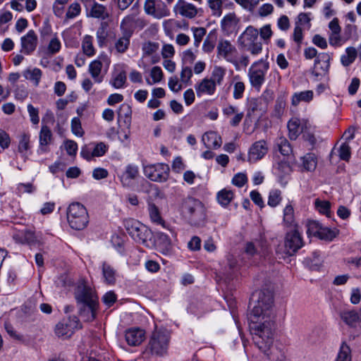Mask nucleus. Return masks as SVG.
Returning a JSON list of instances; mask_svg holds the SVG:
<instances>
[{"label":"nucleus","mask_w":361,"mask_h":361,"mask_svg":"<svg viewBox=\"0 0 361 361\" xmlns=\"http://www.w3.org/2000/svg\"><path fill=\"white\" fill-rule=\"evenodd\" d=\"M357 51L355 47H348L345 49V54L341 57V62L343 66H348L356 59Z\"/></svg>","instance_id":"44"},{"label":"nucleus","mask_w":361,"mask_h":361,"mask_svg":"<svg viewBox=\"0 0 361 361\" xmlns=\"http://www.w3.org/2000/svg\"><path fill=\"white\" fill-rule=\"evenodd\" d=\"M284 242L286 243L289 252H293L294 255L303 245L302 237L297 230L288 233Z\"/></svg>","instance_id":"26"},{"label":"nucleus","mask_w":361,"mask_h":361,"mask_svg":"<svg viewBox=\"0 0 361 361\" xmlns=\"http://www.w3.org/2000/svg\"><path fill=\"white\" fill-rule=\"evenodd\" d=\"M216 57L233 65L236 70L247 67L250 63L247 55H240L235 44L226 39H221L216 45Z\"/></svg>","instance_id":"2"},{"label":"nucleus","mask_w":361,"mask_h":361,"mask_svg":"<svg viewBox=\"0 0 361 361\" xmlns=\"http://www.w3.org/2000/svg\"><path fill=\"white\" fill-rule=\"evenodd\" d=\"M187 167L185 161L180 156L173 158L171 162V169L176 173H182Z\"/></svg>","instance_id":"59"},{"label":"nucleus","mask_w":361,"mask_h":361,"mask_svg":"<svg viewBox=\"0 0 361 361\" xmlns=\"http://www.w3.org/2000/svg\"><path fill=\"white\" fill-rule=\"evenodd\" d=\"M81 13L80 4L78 2H73L68 7L66 13V18L73 19L78 17Z\"/></svg>","instance_id":"62"},{"label":"nucleus","mask_w":361,"mask_h":361,"mask_svg":"<svg viewBox=\"0 0 361 361\" xmlns=\"http://www.w3.org/2000/svg\"><path fill=\"white\" fill-rule=\"evenodd\" d=\"M122 34V36L116 39L114 42V49L118 54L125 53L130 46V34L128 32Z\"/></svg>","instance_id":"40"},{"label":"nucleus","mask_w":361,"mask_h":361,"mask_svg":"<svg viewBox=\"0 0 361 361\" xmlns=\"http://www.w3.org/2000/svg\"><path fill=\"white\" fill-rule=\"evenodd\" d=\"M61 49V42L57 35V33H54L49 42L47 46V51L51 54H55Z\"/></svg>","instance_id":"51"},{"label":"nucleus","mask_w":361,"mask_h":361,"mask_svg":"<svg viewBox=\"0 0 361 361\" xmlns=\"http://www.w3.org/2000/svg\"><path fill=\"white\" fill-rule=\"evenodd\" d=\"M314 208L321 214H324L327 217L331 216V203L326 200L316 199L314 200Z\"/></svg>","instance_id":"46"},{"label":"nucleus","mask_w":361,"mask_h":361,"mask_svg":"<svg viewBox=\"0 0 361 361\" xmlns=\"http://www.w3.org/2000/svg\"><path fill=\"white\" fill-rule=\"evenodd\" d=\"M144 9L147 14L160 19L170 15V11L162 0H145Z\"/></svg>","instance_id":"11"},{"label":"nucleus","mask_w":361,"mask_h":361,"mask_svg":"<svg viewBox=\"0 0 361 361\" xmlns=\"http://www.w3.org/2000/svg\"><path fill=\"white\" fill-rule=\"evenodd\" d=\"M134 20L135 18L133 16H127L123 18L120 25L122 33L126 34L128 32L132 35Z\"/></svg>","instance_id":"55"},{"label":"nucleus","mask_w":361,"mask_h":361,"mask_svg":"<svg viewBox=\"0 0 361 361\" xmlns=\"http://www.w3.org/2000/svg\"><path fill=\"white\" fill-rule=\"evenodd\" d=\"M13 238L17 243L20 244L32 245L43 243V239L41 235L36 234L31 228L16 231L13 235Z\"/></svg>","instance_id":"15"},{"label":"nucleus","mask_w":361,"mask_h":361,"mask_svg":"<svg viewBox=\"0 0 361 361\" xmlns=\"http://www.w3.org/2000/svg\"><path fill=\"white\" fill-rule=\"evenodd\" d=\"M215 45L216 37L210 32L203 42L202 50L205 54H210L214 51Z\"/></svg>","instance_id":"50"},{"label":"nucleus","mask_w":361,"mask_h":361,"mask_svg":"<svg viewBox=\"0 0 361 361\" xmlns=\"http://www.w3.org/2000/svg\"><path fill=\"white\" fill-rule=\"evenodd\" d=\"M170 168L168 164L157 163L144 166L145 175L152 181L165 182L169 176Z\"/></svg>","instance_id":"9"},{"label":"nucleus","mask_w":361,"mask_h":361,"mask_svg":"<svg viewBox=\"0 0 361 361\" xmlns=\"http://www.w3.org/2000/svg\"><path fill=\"white\" fill-rule=\"evenodd\" d=\"M340 315L341 319L349 326L356 327L357 324L360 326V312L345 310L341 312Z\"/></svg>","instance_id":"33"},{"label":"nucleus","mask_w":361,"mask_h":361,"mask_svg":"<svg viewBox=\"0 0 361 361\" xmlns=\"http://www.w3.org/2000/svg\"><path fill=\"white\" fill-rule=\"evenodd\" d=\"M52 133L51 130L46 126H42L39 133V146L38 148V153L43 154L47 152L49 150L48 146L51 142Z\"/></svg>","instance_id":"27"},{"label":"nucleus","mask_w":361,"mask_h":361,"mask_svg":"<svg viewBox=\"0 0 361 361\" xmlns=\"http://www.w3.org/2000/svg\"><path fill=\"white\" fill-rule=\"evenodd\" d=\"M255 297L257 300L248 317L250 332L255 345L269 359H271L275 332L274 315L271 310L273 293L264 289L253 294L252 300Z\"/></svg>","instance_id":"1"},{"label":"nucleus","mask_w":361,"mask_h":361,"mask_svg":"<svg viewBox=\"0 0 361 361\" xmlns=\"http://www.w3.org/2000/svg\"><path fill=\"white\" fill-rule=\"evenodd\" d=\"M317 133L315 126H312L308 121H304L302 127V134L305 140L309 142L312 145H315L317 141Z\"/></svg>","instance_id":"31"},{"label":"nucleus","mask_w":361,"mask_h":361,"mask_svg":"<svg viewBox=\"0 0 361 361\" xmlns=\"http://www.w3.org/2000/svg\"><path fill=\"white\" fill-rule=\"evenodd\" d=\"M244 252L249 257L255 255L265 256L269 252L267 242L265 238H256L245 244Z\"/></svg>","instance_id":"13"},{"label":"nucleus","mask_w":361,"mask_h":361,"mask_svg":"<svg viewBox=\"0 0 361 361\" xmlns=\"http://www.w3.org/2000/svg\"><path fill=\"white\" fill-rule=\"evenodd\" d=\"M268 152V147L264 140L255 142L248 152V161L255 163L262 159Z\"/></svg>","instance_id":"20"},{"label":"nucleus","mask_w":361,"mask_h":361,"mask_svg":"<svg viewBox=\"0 0 361 361\" xmlns=\"http://www.w3.org/2000/svg\"><path fill=\"white\" fill-rule=\"evenodd\" d=\"M67 219L69 224L87 226L89 221L86 208L79 202L71 203L68 207Z\"/></svg>","instance_id":"8"},{"label":"nucleus","mask_w":361,"mask_h":361,"mask_svg":"<svg viewBox=\"0 0 361 361\" xmlns=\"http://www.w3.org/2000/svg\"><path fill=\"white\" fill-rule=\"evenodd\" d=\"M311 13H300L297 17L295 25H300L304 29H310L311 27Z\"/></svg>","instance_id":"56"},{"label":"nucleus","mask_w":361,"mask_h":361,"mask_svg":"<svg viewBox=\"0 0 361 361\" xmlns=\"http://www.w3.org/2000/svg\"><path fill=\"white\" fill-rule=\"evenodd\" d=\"M202 208L203 207L201 202L192 197L186 198L182 204L183 211L190 214H193L197 212L202 211Z\"/></svg>","instance_id":"36"},{"label":"nucleus","mask_w":361,"mask_h":361,"mask_svg":"<svg viewBox=\"0 0 361 361\" xmlns=\"http://www.w3.org/2000/svg\"><path fill=\"white\" fill-rule=\"evenodd\" d=\"M202 142L209 149H218L222 144L221 137L214 131L205 133L202 137Z\"/></svg>","instance_id":"28"},{"label":"nucleus","mask_w":361,"mask_h":361,"mask_svg":"<svg viewBox=\"0 0 361 361\" xmlns=\"http://www.w3.org/2000/svg\"><path fill=\"white\" fill-rule=\"evenodd\" d=\"M314 98L312 90H305L295 92L291 98V103L293 106H298L300 103H310Z\"/></svg>","instance_id":"38"},{"label":"nucleus","mask_w":361,"mask_h":361,"mask_svg":"<svg viewBox=\"0 0 361 361\" xmlns=\"http://www.w3.org/2000/svg\"><path fill=\"white\" fill-rule=\"evenodd\" d=\"M126 66L124 63H116L114 66L109 85L114 89H123L126 87Z\"/></svg>","instance_id":"14"},{"label":"nucleus","mask_w":361,"mask_h":361,"mask_svg":"<svg viewBox=\"0 0 361 361\" xmlns=\"http://www.w3.org/2000/svg\"><path fill=\"white\" fill-rule=\"evenodd\" d=\"M75 298L80 306L99 303L96 292L87 286H78L75 292Z\"/></svg>","instance_id":"10"},{"label":"nucleus","mask_w":361,"mask_h":361,"mask_svg":"<svg viewBox=\"0 0 361 361\" xmlns=\"http://www.w3.org/2000/svg\"><path fill=\"white\" fill-rule=\"evenodd\" d=\"M259 31L252 25L247 26L238 38V44L246 49L252 56H257L262 51V44L257 41Z\"/></svg>","instance_id":"4"},{"label":"nucleus","mask_w":361,"mask_h":361,"mask_svg":"<svg viewBox=\"0 0 361 361\" xmlns=\"http://www.w3.org/2000/svg\"><path fill=\"white\" fill-rule=\"evenodd\" d=\"M168 86L171 91L176 93L180 92L185 85L176 75H173L169 78Z\"/></svg>","instance_id":"63"},{"label":"nucleus","mask_w":361,"mask_h":361,"mask_svg":"<svg viewBox=\"0 0 361 361\" xmlns=\"http://www.w3.org/2000/svg\"><path fill=\"white\" fill-rule=\"evenodd\" d=\"M190 30L193 35L194 47L195 48H198L200 45V43H201L203 37H204V35L207 33V30L205 28L202 27H192Z\"/></svg>","instance_id":"53"},{"label":"nucleus","mask_w":361,"mask_h":361,"mask_svg":"<svg viewBox=\"0 0 361 361\" xmlns=\"http://www.w3.org/2000/svg\"><path fill=\"white\" fill-rule=\"evenodd\" d=\"M132 109L129 104H122L118 110V115L120 118H124L126 123H130L131 119Z\"/></svg>","instance_id":"61"},{"label":"nucleus","mask_w":361,"mask_h":361,"mask_svg":"<svg viewBox=\"0 0 361 361\" xmlns=\"http://www.w3.org/2000/svg\"><path fill=\"white\" fill-rule=\"evenodd\" d=\"M111 64V59L105 52L100 53L90 62L88 71L96 83H101Z\"/></svg>","instance_id":"7"},{"label":"nucleus","mask_w":361,"mask_h":361,"mask_svg":"<svg viewBox=\"0 0 361 361\" xmlns=\"http://www.w3.org/2000/svg\"><path fill=\"white\" fill-rule=\"evenodd\" d=\"M317 166V157L315 154L309 152L300 157L297 166L300 171L312 172Z\"/></svg>","instance_id":"23"},{"label":"nucleus","mask_w":361,"mask_h":361,"mask_svg":"<svg viewBox=\"0 0 361 361\" xmlns=\"http://www.w3.org/2000/svg\"><path fill=\"white\" fill-rule=\"evenodd\" d=\"M90 16L93 18L104 19L107 16L105 6L94 3L90 10Z\"/></svg>","instance_id":"58"},{"label":"nucleus","mask_w":361,"mask_h":361,"mask_svg":"<svg viewBox=\"0 0 361 361\" xmlns=\"http://www.w3.org/2000/svg\"><path fill=\"white\" fill-rule=\"evenodd\" d=\"M82 49L83 53L88 57L93 56L96 50L93 46V37L90 35L84 36L82 42Z\"/></svg>","instance_id":"45"},{"label":"nucleus","mask_w":361,"mask_h":361,"mask_svg":"<svg viewBox=\"0 0 361 361\" xmlns=\"http://www.w3.org/2000/svg\"><path fill=\"white\" fill-rule=\"evenodd\" d=\"M273 173L278 178L279 182L285 185L292 173V168L286 161H280L273 167Z\"/></svg>","instance_id":"22"},{"label":"nucleus","mask_w":361,"mask_h":361,"mask_svg":"<svg viewBox=\"0 0 361 361\" xmlns=\"http://www.w3.org/2000/svg\"><path fill=\"white\" fill-rule=\"evenodd\" d=\"M30 149V136L23 134L20 136L18 144V152L23 157H27L29 154Z\"/></svg>","instance_id":"49"},{"label":"nucleus","mask_w":361,"mask_h":361,"mask_svg":"<svg viewBox=\"0 0 361 361\" xmlns=\"http://www.w3.org/2000/svg\"><path fill=\"white\" fill-rule=\"evenodd\" d=\"M79 320L76 317L63 319L55 327V333L59 337L70 338L78 328Z\"/></svg>","instance_id":"12"},{"label":"nucleus","mask_w":361,"mask_h":361,"mask_svg":"<svg viewBox=\"0 0 361 361\" xmlns=\"http://www.w3.org/2000/svg\"><path fill=\"white\" fill-rule=\"evenodd\" d=\"M245 90L244 82L241 80L240 75H236L233 77V97L235 99L243 98Z\"/></svg>","instance_id":"43"},{"label":"nucleus","mask_w":361,"mask_h":361,"mask_svg":"<svg viewBox=\"0 0 361 361\" xmlns=\"http://www.w3.org/2000/svg\"><path fill=\"white\" fill-rule=\"evenodd\" d=\"M351 350L345 342H343L336 361H351Z\"/></svg>","instance_id":"57"},{"label":"nucleus","mask_w":361,"mask_h":361,"mask_svg":"<svg viewBox=\"0 0 361 361\" xmlns=\"http://www.w3.org/2000/svg\"><path fill=\"white\" fill-rule=\"evenodd\" d=\"M181 61L183 66H190L192 64L197 58V51L192 49H187L180 54Z\"/></svg>","instance_id":"48"},{"label":"nucleus","mask_w":361,"mask_h":361,"mask_svg":"<svg viewBox=\"0 0 361 361\" xmlns=\"http://www.w3.org/2000/svg\"><path fill=\"white\" fill-rule=\"evenodd\" d=\"M125 336L128 345L135 346L143 341L145 332L139 329H129L126 331Z\"/></svg>","instance_id":"30"},{"label":"nucleus","mask_w":361,"mask_h":361,"mask_svg":"<svg viewBox=\"0 0 361 361\" xmlns=\"http://www.w3.org/2000/svg\"><path fill=\"white\" fill-rule=\"evenodd\" d=\"M269 69V63L267 59H260L255 61L247 73L249 82L252 87L259 90L265 82L266 75Z\"/></svg>","instance_id":"5"},{"label":"nucleus","mask_w":361,"mask_h":361,"mask_svg":"<svg viewBox=\"0 0 361 361\" xmlns=\"http://www.w3.org/2000/svg\"><path fill=\"white\" fill-rule=\"evenodd\" d=\"M194 89L198 97L212 96L216 92V86L209 78H204L195 84Z\"/></svg>","instance_id":"19"},{"label":"nucleus","mask_w":361,"mask_h":361,"mask_svg":"<svg viewBox=\"0 0 361 361\" xmlns=\"http://www.w3.org/2000/svg\"><path fill=\"white\" fill-rule=\"evenodd\" d=\"M331 57L327 53H320L314 61V69L319 71V73L328 71L330 63Z\"/></svg>","instance_id":"35"},{"label":"nucleus","mask_w":361,"mask_h":361,"mask_svg":"<svg viewBox=\"0 0 361 361\" xmlns=\"http://www.w3.org/2000/svg\"><path fill=\"white\" fill-rule=\"evenodd\" d=\"M222 0H207L212 16L220 17L222 15Z\"/></svg>","instance_id":"60"},{"label":"nucleus","mask_w":361,"mask_h":361,"mask_svg":"<svg viewBox=\"0 0 361 361\" xmlns=\"http://www.w3.org/2000/svg\"><path fill=\"white\" fill-rule=\"evenodd\" d=\"M276 146L277 149L283 156H288L292 152V147L290 143L283 137H279L276 140Z\"/></svg>","instance_id":"47"},{"label":"nucleus","mask_w":361,"mask_h":361,"mask_svg":"<svg viewBox=\"0 0 361 361\" xmlns=\"http://www.w3.org/2000/svg\"><path fill=\"white\" fill-rule=\"evenodd\" d=\"M138 175L139 168L133 164H128L123 169L117 172V176L124 188H130Z\"/></svg>","instance_id":"16"},{"label":"nucleus","mask_w":361,"mask_h":361,"mask_svg":"<svg viewBox=\"0 0 361 361\" xmlns=\"http://www.w3.org/2000/svg\"><path fill=\"white\" fill-rule=\"evenodd\" d=\"M234 192L228 188L221 190L216 195L217 201L223 207H226L234 199Z\"/></svg>","instance_id":"41"},{"label":"nucleus","mask_w":361,"mask_h":361,"mask_svg":"<svg viewBox=\"0 0 361 361\" xmlns=\"http://www.w3.org/2000/svg\"><path fill=\"white\" fill-rule=\"evenodd\" d=\"M305 120L302 121L298 118H292L288 123L289 137L291 140H295L299 134L302 133V127Z\"/></svg>","instance_id":"39"},{"label":"nucleus","mask_w":361,"mask_h":361,"mask_svg":"<svg viewBox=\"0 0 361 361\" xmlns=\"http://www.w3.org/2000/svg\"><path fill=\"white\" fill-rule=\"evenodd\" d=\"M128 233L133 240L139 243H145L151 240L152 233L149 227H126Z\"/></svg>","instance_id":"24"},{"label":"nucleus","mask_w":361,"mask_h":361,"mask_svg":"<svg viewBox=\"0 0 361 361\" xmlns=\"http://www.w3.org/2000/svg\"><path fill=\"white\" fill-rule=\"evenodd\" d=\"M159 49L158 42L152 41L144 42L142 44V56L137 61V66L146 71L150 65L159 63L160 61Z\"/></svg>","instance_id":"6"},{"label":"nucleus","mask_w":361,"mask_h":361,"mask_svg":"<svg viewBox=\"0 0 361 361\" xmlns=\"http://www.w3.org/2000/svg\"><path fill=\"white\" fill-rule=\"evenodd\" d=\"M227 69L224 66L215 65L211 72V77L209 78L216 86L221 85L224 81Z\"/></svg>","instance_id":"37"},{"label":"nucleus","mask_w":361,"mask_h":361,"mask_svg":"<svg viewBox=\"0 0 361 361\" xmlns=\"http://www.w3.org/2000/svg\"><path fill=\"white\" fill-rule=\"evenodd\" d=\"M99 307V303L93 304L92 305H85L80 306L79 314L80 316L85 322H92L95 319L97 312Z\"/></svg>","instance_id":"32"},{"label":"nucleus","mask_w":361,"mask_h":361,"mask_svg":"<svg viewBox=\"0 0 361 361\" xmlns=\"http://www.w3.org/2000/svg\"><path fill=\"white\" fill-rule=\"evenodd\" d=\"M102 272L104 283L107 285L113 286L116 282V270L106 262H104L102 264Z\"/></svg>","instance_id":"29"},{"label":"nucleus","mask_w":361,"mask_h":361,"mask_svg":"<svg viewBox=\"0 0 361 361\" xmlns=\"http://www.w3.org/2000/svg\"><path fill=\"white\" fill-rule=\"evenodd\" d=\"M126 235L124 234H114L111 237V243L116 248L118 252L123 253L124 251V243Z\"/></svg>","instance_id":"64"},{"label":"nucleus","mask_w":361,"mask_h":361,"mask_svg":"<svg viewBox=\"0 0 361 361\" xmlns=\"http://www.w3.org/2000/svg\"><path fill=\"white\" fill-rule=\"evenodd\" d=\"M281 192L280 190L272 189L270 190L267 202L269 206L276 207L281 203Z\"/></svg>","instance_id":"52"},{"label":"nucleus","mask_w":361,"mask_h":361,"mask_svg":"<svg viewBox=\"0 0 361 361\" xmlns=\"http://www.w3.org/2000/svg\"><path fill=\"white\" fill-rule=\"evenodd\" d=\"M170 341V335L169 332L164 330H154L145 353L151 355L163 356L167 353Z\"/></svg>","instance_id":"3"},{"label":"nucleus","mask_w":361,"mask_h":361,"mask_svg":"<svg viewBox=\"0 0 361 361\" xmlns=\"http://www.w3.org/2000/svg\"><path fill=\"white\" fill-rule=\"evenodd\" d=\"M173 12L176 15L192 19L197 15L198 10L194 4L185 0H178L173 6Z\"/></svg>","instance_id":"18"},{"label":"nucleus","mask_w":361,"mask_h":361,"mask_svg":"<svg viewBox=\"0 0 361 361\" xmlns=\"http://www.w3.org/2000/svg\"><path fill=\"white\" fill-rule=\"evenodd\" d=\"M42 72L38 68H30L23 71V76L35 86H38L42 78Z\"/></svg>","instance_id":"42"},{"label":"nucleus","mask_w":361,"mask_h":361,"mask_svg":"<svg viewBox=\"0 0 361 361\" xmlns=\"http://www.w3.org/2000/svg\"><path fill=\"white\" fill-rule=\"evenodd\" d=\"M262 98L252 97L248 99L247 102V114L250 115L256 111L262 110Z\"/></svg>","instance_id":"54"},{"label":"nucleus","mask_w":361,"mask_h":361,"mask_svg":"<svg viewBox=\"0 0 361 361\" xmlns=\"http://www.w3.org/2000/svg\"><path fill=\"white\" fill-rule=\"evenodd\" d=\"M240 23V20L236 14L234 12H230L221 20V29L226 35H230L238 31Z\"/></svg>","instance_id":"17"},{"label":"nucleus","mask_w":361,"mask_h":361,"mask_svg":"<svg viewBox=\"0 0 361 361\" xmlns=\"http://www.w3.org/2000/svg\"><path fill=\"white\" fill-rule=\"evenodd\" d=\"M164 79V72L160 66H153L149 71L148 76H146L147 85H153L160 83Z\"/></svg>","instance_id":"34"},{"label":"nucleus","mask_w":361,"mask_h":361,"mask_svg":"<svg viewBox=\"0 0 361 361\" xmlns=\"http://www.w3.org/2000/svg\"><path fill=\"white\" fill-rule=\"evenodd\" d=\"M37 35L32 30H29L26 35L20 38L21 52L25 54H30L37 45Z\"/></svg>","instance_id":"21"},{"label":"nucleus","mask_w":361,"mask_h":361,"mask_svg":"<svg viewBox=\"0 0 361 361\" xmlns=\"http://www.w3.org/2000/svg\"><path fill=\"white\" fill-rule=\"evenodd\" d=\"M307 232L324 240H332L338 234L337 227H308Z\"/></svg>","instance_id":"25"}]
</instances>
